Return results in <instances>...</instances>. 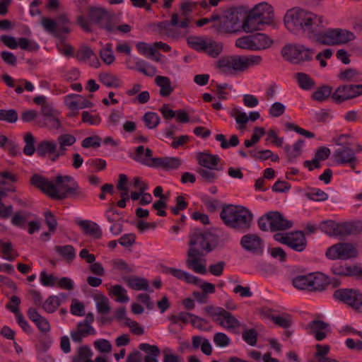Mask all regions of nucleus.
<instances>
[{
  "label": "nucleus",
  "instance_id": "7c9ffc66",
  "mask_svg": "<svg viewBox=\"0 0 362 362\" xmlns=\"http://www.w3.org/2000/svg\"><path fill=\"white\" fill-rule=\"evenodd\" d=\"M78 225L82 229L84 234L97 239L102 237V230L96 223L88 220H83L79 221Z\"/></svg>",
  "mask_w": 362,
  "mask_h": 362
},
{
  "label": "nucleus",
  "instance_id": "f704fd0d",
  "mask_svg": "<svg viewBox=\"0 0 362 362\" xmlns=\"http://www.w3.org/2000/svg\"><path fill=\"white\" fill-rule=\"evenodd\" d=\"M139 349L145 353L144 358L145 362H158V357L160 356V351L158 346L142 343L139 344Z\"/></svg>",
  "mask_w": 362,
  "mask_h": 362
},
{
  "label": "nucleus",
  "instance_id": "9b49d317",
  "mask_svg": "<svg viewBox=\"0 0 362 362\" xmlns=\"http://www.w3.org/2000/svg\"><path fill=\"white\" fill-rule=\"evenodd\" d=\"M213 239V235L209 232L194 231L190 236L188 251L208 253L212 250L211 243Z\"/></svg>",
  "mask_w": 362,
  "mask_h": 362
},
{
  "label": "nucleus",
  "instance_id": "423d86ee",
  "mask_svg": "<svg viewBox=\"0 0 362 362\" xmlns=\"http://www.w3.org/2000/svg\"><path fill=\"white\" fill-rule=\"evenodd\" d=\"M88 18L91 22L107 32L115 33V16L106 9L100 7H90Z\"/></svg>",
  "mask_w": 362,
  "mask_h": 362
},
{
  "label": "nucleus",
  "instance_id": "5fc2aeb1",
  "mask_svg": "<svg viewBox=\"0 0 362 362\" xmlns=\"http://www.w3.org/2000/svg\"><path fill=\"white\" fill-rule=\"evenodd\" d=\"M100 81L107 87H119L121 84L120 80L111 74H103L100 75Z\"/></svg>",
  "mask_w": 362,
  "mask_h": 362
},
{
  "label": "nucleus",
  "instance_id": "a211bd4d",
  "mask_svg": "<svg viewBox=\"0 0 362 362\" xmlns=\"http://www.w3.org/2000/svg\"><path fill=\"white\" fill-rule=\"evenodd\" d=\"M242 247L250 252L254 254H262L263 251L264 243L262 238L256 234L249 233L242 237L240 240Z\"/></svg>",
  "mask_w": 362,
  "mask_h": 362
},
{
  "label": "nucleus",
  "instance_id": "f257e3e1",
  "mask_svg": "<svg viewBox=\"0 0 362 362\" xmlns=\"http://www.w3.org/2000/svg\"><path fill=\"white\" fill-rule=\"evenodd\" d=\"M317 14L301 7L288 10L284 17L286 28L291 33L300 35L313 42H317Z\"/></svg>",
  "mask_w": 362,
  "mask_h": 362
},
{
  "label": "nucleus",
  "instance_id": "5701e85b",
  "mask_svg": "<svg viewBox=\"0 0 362 362\" xmlns=\"http://www.w3.org/2000/svg\"><path fill=\"white\" fill-rule=\"evenodd\" d=\"M192 316L193 314L185 312H180L177 315L170 316L169 320L170 321V324L168 327L169 332L173 334H177L180 332L183 329V326L182 324H180L179 322L187 324L190 322Z\"/></svg>",
  "mask_w": 362,
  "mask_h": 362
},
{
  "label": "nucleus",
  "instance_id": "c85d7f7f",
  "mask_svg": "<svg viewBox=\"0 0 362 362\" xmlns=\"http://www.w3.org/2000/svg\"><path fill=\"white\" fill-rule=\"evenodd\" d=\"M197 3L189 1H184L181 4L180 10V21H179V27L182 30H187L190 23V19L188 17L189 14L192 11L193 8L196 6Z\"/></svg>",
  "mask_w": 362,
  "mask_h": 362
},
{
  "label": "nucleus",
  "instance_id": "9d476101",
  "mask_svg": "<svg viewBox=\"0 0 362 362\" xmlns=\"http://www.w3.org/2000/svg\"><path fill=\"white\" fill-rule=\"evenodd\" d=\"M274 238L277 242L286 245L296 252L304 250L307 244L305 235L301 231L276 233L274 235Z\"/></svg>",
  "mask_w": 362,
  "mask_h": 362
},
{
  "label": "nucleus",
  "instance_id": "6ab92c4d",
  "mask_svg": "<svg viewBox=\"0 0 362 362\" xmlns=\"http://www.w3.org/2000/svg\"><path fill=\"white\" fill-rule=\"evenodd\" d=\"M317 276L315 273L306 275H298L292 279L293 286L298 290L315 291Z\"/></svg>",
  "mask_w": 362,
  "mask_h": 362
},
{
  "label": "nucleus",
  "instance_id": "4468645a",
  "mask_svg": "<svg viewBox=\"0 0 362 362\" xmlns=\"http://www.w3.org/2000/svg\"><path fill=\"white\" fill-rule=\"evenodd\" d=\"M94 321V315L92 313L86 315L85 320L77 325V329L71 332V337L74 341L81 342L83 337L89 335H95L96 331L91 324Z\"/></svg>",
  "mask_w": 362,
  "mask_h": 362
},
{
  "label": "nucleus",
  "instance_id": "4d7b16f0",
  "mask_svg": "<svg viewBox=\"0 0 362 362\" xmlns=\"http://www.w3.org/2000/svg\"><path fill=\"white\" fill-rule=\"evenodd\" d=\"M270 319L275 325L285 329L289 327L292 323L291 316L288 314L272 315Z\"/></svg>",
  "mask_w": 362,
  "mask_h": 362
},
{
  "label": "nucleus",
  "instance_id": "b1692460",
  "mask_svg": "<svg viewBox=\"0 0 362 362\" xmlns=\"http://www.w3.org/2000/svg\"><path fill=\"white\" fill-rule=\"evenodd\" d=\"M153 151L148 148H145L144 146H139L135 148L132 159L144 165L153 168L155 158L152 157Z\"/></svg>",
  "mask_w": 362,
  "mask_h": 362
},
{
  "label": "nucleus",
  "instance_id": "4be33fe9",
  "mask_svg": "<svg viewBox=\"0 0 362 362\" xmlns=\"http://www.w3.org/2000/svg\"><path fill=\"white\" fill-rule=\"evenodd\" d=\"M270 230L272 231L284 230L289 229L293 226L291 221L286 219L278 211L269 212Z\"/></svg>",
  "mask_w": 362,
  "mask_h": 362
},
{
  "label": "nucleus",
  "instance_id": "473e14b6",
  "mask_svg": "<svg viewBox=\"0 0 362 362\" xmlns=\"http://www.w3.org/2000/svg\"><path fill=\"white\" fill-rule=\"evenodd\" d=\"M267 25L264 20L257 18L250 11L243 23V29L246 33H252L257 30H261L262 26Z\"/></svg>",
  "mask_w": 362,
  "mask_h": 362
},
{
  "label": "nucleus",
  "instance_id": "bf43d9fd",
  "mask_svg": "<svg viewBox=\"0 0 362 362\" xmlns=\"http://www.w3.org/2000/svg\"><path fill=\"white\" fill-rule=\"evenodd\" d=\"M252 35L239 37L235 40V46L243 49L254 51Z\"/></svg>",
  "mask_w": 362,
  "mask_h": 362
},
{
  "label": "nucleus",
  "instance_id": "49530a36",
  "mask_svg": "<svg viewBox=\"0 0 362 362\" xmlns=\"http://www.w3.org/2000/svg\"><path fill=\"white\" fill-rule=\"evenodd\" d=\"M54 250L68 262H71L76 257V252L72 245H57Z\"/></svg>",
  "mask_w": 362,
  "mask_h": 362
},
{
  "label": "nucleus",
  "instance_id": "c756f323",
  "mask_svg": "<svg viewBox=\"0 0 362 362\" xmlns=\"http://www.w3.org/2000/svg\"><path fill=\"white\" fill-rule=\"evenodd\" d=\"M76 138L71 134H64L58 136L57 142L59 145L58 153L51 158V160L56 161L60 156L65 154L67 146H72L76 142Z\"/></svg>",
  "mask_w": 362,
  "mask_h": 362
},
{
  "label": "nucleus",
  "instance_id": "ddd939ff",
  "mask_svg": "<svg viewBox=\"0 0 362 362\" xmlns=\"http://www.w3.org/2000/svg\"><path fill=\"white\" fill-rule=\"evenodd\" d=\"M179 18L178 13H173L171 16L170 21H165L159 23L158 28L160 33L173 39L184 36L187 32L180 30L181 28L179 27Z\"/></svg>",
  "mask_w": 362,
  "mask_h": 362
},
{
  "label": "nucleus",
  "instance_id": "1a4fd4ad",
  "mask_svg": "<svg viewBox=\"0 0 362 362\" xmlns=\"http://www.w3.org/2000/svg\"><path fill=\"white\" fill-rule=\"evenodd\" d=\"M334 298L341 301L358 313H362V293L357 289H338L334 293Z\"/></svg>",
  "mask_w": 362,
  "mask_h": 362
},
{
  "label": "nucleus",
  "instance_id": "dca6fc26",
  "mask_svg": "<svg viewBox=\"0 0 362 362\" xmlns=\"http://www.w3.org/2000/svg\"><path fill=\"white\" fill-rule=\"evenodd\" d=\"M334 162L339 165H349L354 169L358 164L354 151L349 147H341L335 150L333 154Z\"/></svg>",
  "mask_w": 362,
  "mask_h": 362
},
{
  "label": "nucleus",
  "instance_id": "e433bc0d",
  "mask_svg": "<svg viewBox=\"0 0 362 362\" xmlns=\"http://www.w3.org/2000/svg\"><path fill=\"white\" fill-rule=\"evenodd\" d=\"M66 103L69 108L72 110L91 107L93 105V103L81 95H75L73 98L70 97L66 100Z\"/></svg>",
  "mask_w": 362,
  "mask_h": 362
},
{
  "label": "nucleus",
  "instance_id": "052dcab7",
  "mask_svg": "<svg viewBox=\"0 0 362 362\" xmlns=\"http://www.w3.org/2000/svg\"><path fill=\"white\" fill-rule=\"evenodd\" d=\"M337 227L338 223L334 221H322L320 225V230L331 236H337Z\"/></svg>",
  "mask_w": 362,
  "mask_h": 362
},
{
  "label": "nucleus",
  "instance_id": "13d9d810",
  "mask_svg": "<svg viewBox=\"0 0 362 362\" xmlns=\"http://www.w3.org/2000/svg\"><path fill=\"white\" fill-rule=\"evenodd\" d=\"M101 59L107 65L112 64L115 61V56L110 44H106L105 47L100 51Z\"/></svg>",
  "mask_w": 362,
  "mask_h": 362
},
{
  "label": "nucleus",
  "instance_id": "a878e982",
  "mask_svg": "<svg viewBox=\"0 0 362 362\" xmlns=\"http://www.w3.org/2000/svg\"><path fill=\"white\" fill-rule=\"evenodd\" d=\"M250 12L257 18L264 20V23L266 24H269L273 21L272 7L266 2L256 5Z\"/></svg>",
  "mask_w": 362,
  "mask_h": 362
},
{
  "label": "nucleus",
  "instance_id": "393cba45",
  "mask_svg": "<svg viewBox=\"0 0 362 362\" xmlns=\"http://www.w3.org/2000/svg\"><path fill=\"white\" fill-rule=\"evenodd\" d=\"M182 162L178 157H160L155 158L153 168H160L165 170H172L177 169Z\"/></svg>",
  "mask_w": 362,
  "mask_h": 362
},
{
  "label": "nucleus",
  "instance_id": "f8f14e48",
  "mask_svg": "<svg viewBox=\"0 0 362 362\" xmlns=\"http://www.w3.org/2000/svg\"><path fill=\"white\" fill-rule=\"evenodd\" d=\"M358 255L356 248L348 243L335 244L329 247L326 256L330 259H344L356 257Z\"/></svg>",
  "mask_w": 362,
  "mask_h": 362
},
{
  "label": "nucleus",
  "instance_id": "72a5a7b5",
  "mask_svg": "<svg viewBox=\"0 0 362 362\" xmlns=\"http://www.w3.org/2000/svg\"><path fill=\"white\" fill-rule=\"evenodd\" d=\"M214 321L226 328V329H233L240 327V322L230 313L224 310L221 317L214 319Z\"/></svg>",
  "mask_w": 362,
  "mask_h": 362
},
{
  "label": "nucleus",
  "instance_id": "2eb2a0df",
  "mask_svg": "<svg viewBox=\"0 0 362 362\" xmlns=\"http://www.w3.org/2000/svg\"><path fill=\"white\" fill-rule=\"evenodd\" d=\"M362 95V84L344 85L338 87L332 95V98L337 103L354 98Z\"/></svg>",
  "mask_w": 362,
  "mask_h": 362
},
{
  "label": "nucleus",
  "instance_id": "09e8293b",
  "mask_svg": "<svg viewBox=\"0 0 362 362\" xmlns=\"http://www.w3.org/2000/svg\"><path fill=\"white\" fill-rule=\"evenodd\" d=\"M41 24L44 29L49 33L61 37V32L57 27V23L54 20L49 18H42Z\"/></svg>",
  "mask_w": 362,
  "mask_h": 362
},
{
  "label": "nucleus",
  "instance_id": "ea45409f",
  "mask_svg": "<svg viewBox=\"0 0 362 362\" xmlns=\"http://www.w3.org/2000/svg\"><path fill=\"white\" fill-rule=\"evenodd\" d=\"M239 60L240 71L260 65L262 62V58L259 55L239 56Z\"/></svg>",
  "mask_w": 362,
  "mask_h": 362
},
{
  "label": "nucleus",
  "instance_id": "e2e57ef3",
  "mask_svg": "<svg viewBox=\"0 0 362 362\" xmlns=\"http://www.w3.org/2000/svg\"><path fill=\"white\" fill-rule=\"evenodd\" d=\"M18 47L29 52H37L39 49V45L37 42L25 37L18 39Z\"/></svg>",
  "mask_w": 362,
  "mask_h": 362
},
{
  "label": "nucleus",
  "instance_id": "2f4dec72",
  "mask_svg": "<svg viewBox=\"0 0 362 362\" xmlns=\"http://www.w3.org/2000/svg\"><path fill=\"white\" fill-rule=\"evenodd\" d=\"M197 160L199 168H217V165L220 162V158L216 155H212L205 152L199 153L197 155Z\"/></svg>",
  "mask_w": 362,
  "mask_h": 362
},
{
  "label": "nucleus",
  "instance_id": "603ef678",
  "mask_svg": "<svg viewBox=\"0 0 362 362\" xmlns=\"http://www.w3.org/2000/svg\"><path fill=\"white\" fill-rule=\"evenodd\" d=\"M146 127L149 129H153L157 127L160 123L159 116L152 112H148L144 114L142 118Z\"/></svg>",
  "mask_w": 362,
  "mask_h": 362
},
{
  "label": "nucleus",
  "instance_id": "a19ab883",
  "mask_svg": "<svg viewBox=\"0 0 362 362\" xmlns=\"http://www.w3.org/2000/svg\"><path fill=\"white\" fill-rule=\"evenodd\" d=\"M124 281L129 287L136 291H148L149 287L148 281L143 278L126 277Z\"/></svg>",
  "mask_w": 362,
  "mask_h": 362
},
{
  "label": "nucleus",
  "instance_id": "39448f33",
  "mask_svg": "<svg viewBox=\"0 0 362 362\" xmlns=\"http://www.w3.org/2000/svg\"><path fill=\"white\" fill-rule=\"evenodd\" d=\"M314 51L305 48L302 45H288L281 49L282 57L293 64H300L310 61Z\"/></svg>",
  "mask_w": 362,
  "mask_h": 362
},
{
  "label": "nucleus",
  "instance_id": "412c9836",
  "mask_svg": "<svg viewBox=\"0 0 362 362\" xmlns=\"http://www.w3.org/2000/svg\"><path fill=\"white\" fill-rule=\"evenodd\" d=\"M165 274H170L178 280L184 281L187 284H198L200 279L180 269L165 267L162 270Z\"/></svg>",
  "mask_w": 362,
  "mask_h": 362
},
{
  "label": "nucleus",
  "instance_id": "c03bdc74",
  "mask_svg": "<svg viewBox=\"0 0 362 362\" xmlns=\"http://www.w3.org/2000/svg\"><path fill=\"white\" fill-rule=\"evenodd\" d=\"M230 116L231 117H233L235 119L236 123L238 124V129L240 130H244L246 128V125L248 120V115L244 112L240 110L237 107H233L230 112Z\"/></svg>",
  "mask_w": 362,
  "mask_h": 362
},
{
  "label": "nucleus",
  "instance_id": "6e6d98bb",
  "mask_svg": "<svg viewBox=\"0 0 362 362\" xmlns=\"http://www.w3.org/2000/svg\"><path fill=\"white\" fill-rule=\"evenodd\" d=\"M110 293L116 297V300L118 302L127 303L129 301L127 291L122 286L115 285L112 286Z\"/></svg>",
  "mask_w": 362,
  "mask_h": 362
},
{
  "label": "nucleus",
  "instance_id": "58836bf2",
  "mask_svg": "<svg viewBox=\"0 0 362 362\" xmlns=\"http://www.w3.org/2000/svg\"><path fill=\"white\" fill-rule=\"evenodd\" d=\"M155 83L160 87L159 93L161 96L168 97L173 93V88L168 77L157 76L155 78Z\"/></svg>",
  "mask_w": 362,
  "mask_h": 362
},
{
  "label": "nucleus",
  "instance_id": "4c0bfd02",
  "mask_svg": "<svg viewBox=\"0 0 362 362\" xmlns=\"http://www.w3.org/2000/svg\"><path fill=\"white\" fill-rule=\"evenodd\" d=\"M215 170H218V168H197L196 172L202 182L211 184L214 183L218 177Z\"/></svg>",
  "mask_w": 362,
  "mask_h": 362
},
{
  "label": "nucleus",
  "instance_id": "de8ad7c7",
  "mask_svg": "<svg viewBox=\"0 0 362 362\" xmlns=\"http://www.w3.org/2000/svg\"><path fill=\"white\" fill-rule=\"evenodd\" d=\"M96 303L97 311L103 315L108 314L110 311V302L107 297L102 294H98L94 297Z\"/></svg>",
  "mask_w": 362,
  "mask_h": 362
},
{
  "label": "nucleus",
  "instance_id": "20e7f679",
  "mask_svg": "<svg viewBox=\"0 0 362 362\" xmlns=\"http://www.w3.org/2000/svg\"><path fill=\"white\" fill-rule=\"evenodd\" d=\"M189 45L198 52H202L212 58L218 57L223 52L221 42L201 37H192L187 40Z\"/></svg>",
  "mask_w": 362,
  "mask_h": 362
},
{
  "label": "nucleus",
  "instance_id": "f03ea898",
  "mask_svg": "<svg viewBox=\"0 0 362 362\" xmlns=\"http://www.w3.org/2000/svg\"><path fill=\"white\" fill-rule=\"evenodd\" d=\"M73 178L69 175H58L55 182L35 174L30 177V183L49 197L56 199L66 198L67 188Z\"/></svg>",
  "mask_w": 362,
  "mask_h": 362
},
{
  "label": "nucleus",
  "instance_id": "3c124183",
  "mask_svg": "<svg viewBox=\"0 0 362 362\" xmlns=\"http://www.w3.org/2000/svg\"><path fill=\"white\" fill-rule=\"evenodd\" d=\"M66 198L70 197L72 199H81L86 197L84 192L79 187L78 185L71 181L67 188Z\"/></svg>",
  "mask_w": 362,
  "mask_h": 362
},
{
  "label": "nucleus",
  "instance_id": "bb28decb",
  "mask_svg": "<svg viewBox=\"0 0 362 362\" xmlns=\"http://www.w3.org/2000/svg\"><path fill=\"white\" fill-rule=\"evenodd\" d=\"M36 152L40 157L49 156L51 158L58 153L57 143L52 140H43L37 144Z\"/></svg>",
  "mask_w": 362,
  "mask_h": 362
},
{
  "label": "nucleus",
  "instance_id": "f3484780",
  "mask_svg": "<svg viewBox=\"0 0 362 362\" xmlns=\"http://www.w3.org/2000/svg\"><path fill=\"white\" fill-rule=\"evenodd\" d=\"M203 253L195 252L193 250L188 251L187 258L185 261L187 267L195 273L200 274H206V260L203 257Z\"/></svg>",
  "mask_w": 362,
  "mask_h": 362
},
{
  "label": "nucleus",
  "instance_id": "864d4df0",
  "mask_svg": "<svg viewBox=\"0 0 362 362\" xmlns=\"http://www.w3.org/2000/svg\"><path fill=\"white\" fill-rule=\"evenodd\" d=\"M330 284L334 288L339 285V282L335 279L330 281L325 274L318 272V291L325 290Z\"/></svg>",
  "mask_w": 362,
  "mask_h": 362
},
{
  "label": "nucleus",
  "instance_id": "680f3d73",
  "mask_svg": "<svg viewBox=\"0 0 362 362\" xmlns=\"http://www.w3.org/2000/svg\"><path fill=\"white\" fill-rule=\"evenodd\" d=\"M137 70L147 76H153L156 72V68L144 61H139L136 63Z\"/></svg>",
  "mask_w": 362,
  "mask_h": 362
},
{
  "label": "nucleus",
  "instance_id": "c9c22d12",
  "mask_svg": "<svg viewBox=\"0 0 362 362\" xmlns=\"http://www.w3.org/2000/svg\"><path fill=\"white\" fill-rule=\"evenodd\" d=\"M254 51L263 50L269 48L272 44L273 40L266 34L256 33L252 35Z\"/></svg>",
  "mask_w": 362,
  "mask_h": 362
},
{
  "label": "nucleus",
  "instance_id": "cd10ccee",
  "mask_svg": "<svg viewBox=\"0 0 362 362\" xmlns=\"http://www.w3.org/2000/svg\"><path fill=\"white\" fill-rule=\"evenodd\" d=\"M362 229L361 222H344L338 223L337 237H344L358 233Z\"/></svg>",
  "mask_w": 362,
  "mask_h": 362
},
{
  "label": "nucleus",
  "instance_id": "6e6552de",
  "mask_svg": "<svg viewBox=\"0 0 362 362\" xmlns=\"http://www.w3.org/2000/svg\"><path fill=\"white\" fill-rule=\"evenodd\" d=\"M215 23L212 28L218 33H233L235 30L238 21V13L233 9L225 11L222 15L214 14Z\"/></svg>",
  "mask_w": 362,
  "mask_h": 362
},
{
  "label": "nucleus",
  "instance_id": "0eeeda50",
  "mask_svg": "<svg viewBox=\"0 0 362 362\" xmlns=\"http://www.w3.org/2000/svg\"><path fill=\"white\" fill-rule=\"evenodd\" d=\"M354 39L352 32L340 28L318 33V43L324 45L344 44Z\"/></svg>",
  "mask_w": 362,
  "mask_h": 362
},
{
  "label": "nucleus",
  "instance_id": "338daca9",
  "mask_svg": "<svg viewBox=\"0 0 362 362\" xmlns=\"http://www.w3.org/2000/svg\"><path fill=\"white\" fill-rule=\"evenodd\" d=\"M24 141L25 146L23 148V152L27 156H32L36 148L34 146L35 139L30 132H27L24 136Z\"/></svg>",
  "mask_w": 362,
  "mask_h": 362
},
{
  "label": "nucleus",
  "instance_id": "a18cd8bd",
  "mask_svg": "<svg viewBox=\"0 0 362 362\" xmlns=\"http://www.w3.org/2000/svg\"><path fill=\"white\" fill-rule=\"evenodd\" d=\"M295 78L298 86L305 90L313 89L315 86V81L309 75L305 73H297Z\"/></svg>",
  "mask_w": 362,
  "mask_h": 362
},
{
  "label": "nucleus",
  "instance_id": "69168bd1",
  "mask_svg": "<svg viewBox=\"0 0 362 362\" xmlns=\"http://www.w3.org/2000/svg\"><path fill=\"white\" fill-rule=\"evenodd\" d=\"M30 213L25 211H17L11 218L13 225L21 227L26 222L30 216Z\"/></svg>",
  "mask_w": 362,
  "mask_h": 362
},
{
  "label": "nucleus",
  "instance_id": "aec40b11",
  "mask_svg": "<svg viewBox=\"0 0 362 362\" xmlns=\"http://www.w3.org/2000/svg\"><path fill=\"white\" fill-rule=\"evenodd\" d=\"M239 56L224 57L216 62L215 66L222 73H229L231 70L240 71Z\"/></svg>",
  "mask_w": 362,
  "mask_h": 362
},
{
  "label": "nucleus",
  "instance_id": "774afa93",
  "mask_svg": "<svg viewBox=\"0 0 362 362\" xmlns=\"http://www.w3.org/2000/svg\"><path fill=\"white\" fill-rule=\"evenodd\" d=\"M338 77L341 81H356L359 77V73L356 69H347L341 71Z\"/></svg>",
  "mask_w": 362,
  "mask_h": 362
},
{
  "label": "nucleus",
  "instance_id": "0e129e2a",
  "mask_svg": "<svg viewBox=\"0 0 362 362\" xmlns=\"http://www.w3.org/2000/svg\"><path fill=\"white\" fill-rule=\"evenodd\" d=\"M60 305V300L57 296L49 297L43 303V309L49 313H54Z\"/></svg>",
  "mask_w": 362,
  "mask_h": 362
},
{
  "label": "nucleus",
  "instance_id": "7ed1b4c3",
  "mask_svg": "<svg viewBox=\"0 0 362 362\" xmlns=\"http://www.w3.org/2000/svg\"><path fill=\"white\" fill-rule=\"evenodd\" d=\"M220 216L226 226L240 232L249 230L253 219L252 214L247 209L234 205L223 207Z\"/></svg>",
  "mask_w": 362,
  "mask_h": 362
},
{
  "label": "nucleus",
  "instance_id": "37998d69",
  "mask_svg": "<svg viewBox=\"0 0 362 362\" xmlns=\"http://www.w3.org/2000/svg\"><path fill=\"white\" fill-rule=\"evenodd\" d=\"M304 145V140H298L296 141L293 147L289 145L284 146V150L286 152L288 160L290 162L293 161L296 158L300 156L302 153V148Z\"/></svg>",
  "mask_w": 362,
  "mask_h": 362
},
{
  "label": "nucleus",
  "instance_id": "8fccbe9b",
  "mask_svg": "<svg viewBox=\"0 0 362 362\" xmlns=\"http://www.w3.org/2000/svg\"><path fill=\"white\" fill-rule=\"evenodd\" d=\"M93 351L88 346L84 345L80 346L77 350V354L72 358V362H83L91 359Z\"/></svg>",
  "mask_w": 362,
  "mask_h": 362
},
{
  "label": "nucleus",
  "instance_id": "79ce46f5",
  "mask_svg": "<svg viewBox=\"0 0 362 362\" xmlns=\"http://www.w3.org/2000/svg\"><path fill=\"white\" fill-rule=\"evenodd\" d=\"M76 57L79 61L82 62H87V60L91 58V57H94L95 60L91 65L95 67H98L100 65V62L97 59L95 53L87 46L81 47L76 52Z\"/></svg>",
  "mask_w": 362,
  "mask_h": 362
}]
</instances>
